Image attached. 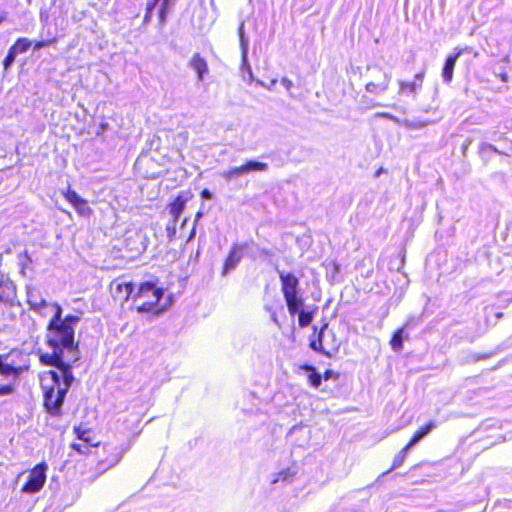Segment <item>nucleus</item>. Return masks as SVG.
I'll list each match as a JSON object with an SVG mask.
<instances>
[{
    "label": "nucleus",
    "instance_id": "f257e3e1",
    "mask_svg": "<svg viewBox=\"0 0 512 512\" xmlns=\"http://www.w3.org/2000/svg\"><path fill=\"white\" fill-rule=\"evenodd\" d=\"M39 361L45 366H54L58 369L49 370L43 379L41 388L43 396V409L51 417L59 418L63 415V404L67 392L74 381L72 361L59 358L56 354L39 352Z\"/></svg>",
    "mask_w": 512,
    "mask_h": 512
},
{
    "label": "nucleus",
    "instance_id": "f03ea898",
    "mask_svg": "<svg viewBox=\"0 0 512 512\" xmlns=\"http://www.w3.org/2000/svg\"><path fill=\"white\" fill-rule=\"evenodd\" d=\"M55 312L50 319L47 329L50 335L47 345L52 349L51 354H56L61 359L76 362L79 359L78 343L74 340V325L80 318L76 315H67L61 319L62 308L54 303Z\"/></svg>",
    "mask_w": 512,
    "mask_h": 512
},
{
    "label": "nucleus",
    "instance_id": "7ed1b4c3",
    "mask_svg": "<svg viewBox=\"0 0 512 512\" xmlns=\"http://www.w3.org/2000/svg\"><path fill=\"white\" fill-rule=\"evenodd\" d=\"M72 431L80 442H72L70 447L79 455H89L92 448H100L96 452V475L105 473L122 459L123 452L121 449L107 443L102 444L91 429L74 426Z\"/></svg>",
    "mask_w": 512,
    "mask_h": 512
},
{
    "label": "nucleus",
    "instance_id": "20e7f679",
    "mask_svg": "<svg viewBox=\"0 0 512 512\" xmlns=\"http://www.w3.org/2000/svg\"><path fill=\"white\" fill-rule=\"evenodd\" d=\"M281 292L284 297L288 312L291 316L298 315V326L305 328L309 326L317 311L316 306L310 310H304V299L299 293V279L290 272H278Z\"/></svg>",
    "mask_w": 512,
    "mask_h": 512
},
{
    "label": "nucleus",
    "instance_id": "39448f33",
    "mask_svg": "<svg viewBox=\"0 0 512 512\" xmlns=\"http://www.w3.org/2000/svg\"><path fill=\"white\" fill-rule=\"evenodd\" d=\"M165 290L156 281H143L137 285L133 294V304L139 313L158 316L166 306L162 304Z\"/></svg>",
    "mask_w": 512,
    "mask_h": 512
},
{
    "label": "nucleus",
    "instance_id": "423d86ee",
    "mask_svg": "<svg viewBox=\"0 0 512 512\" xmlns=\"http://www.w3.org/2000/svg\"><path fill=\"white\" fill-rule=\"evenodd\" d=\"M30 369L28 355L19 348H12L5 354H0V375L4 378H18Z\"/></svg>",
    "mask_w": 512,
    "mask_h": 512
},
{
    "label": "nucleus",
    "instance_id": "0eeeda50",
    "mask_svg": "<svg viewBox=\"0 0 512 512\" xmlns=\"http://www.w3.org/2000/svg\"><path fill=\"white\" fill-rule=\"evenodd\" d=\"M47 465L44 462L38 463L29 471V478L22 487L24 493H36L40 491L46 482Z\"/></svg>",
    "mask_w": 512,
    "mask_h": 512
},
{
    "label": "nucleus",
    "instance_id": "6e6552de",
    "mask_svg": "<svg viewBox=\"0 0 512 512\" xmlns=\"http://www.w3.org/2000/svg\"><path fill=\"white\" fill-rule=\"evenodd\" d=\"M267 169V163L256 160H249L238 167H233L231 169L225 170L222 173V177L227 181H231L244 174H248L250 172H262L266 171Z\"/></svg>",
    "mask_w": 512,
    "mask_h": 512
},
{
    "label": "nucleus",
    "instance_id": "1a4fd4ad",
    "mask_svg": "<svg viewBox=\"0 0 512 512\" xmlns=\"http://www.w3.org/2000/svg\"><path fill=\"white\" fill-rule=\"evenodd\" d=\"M62 196L65 200L72 205L77 214L81 217H90L92 209L86 199L82 198L75 190L68 187L65 191H62Z\"/></svg>",
    "mask_w": 512,
    "mask_h": 512
},
{
    "label": "nucleus",
    "instance_id": "9d476101",
    "mask_svg": "<svg viewBox=\"0 0 512 512\" xmlns=\"http://www.w3.org/2000/svg\"><path fill=\"white\" fill-rule=\"evenodd\" d=\"M194 197V194L190 190L181 191L178 195L167 204V210L171 216L173 225H175L181 213L184 211L187 203Z\"/></svg>",
    "mask_w": 512,
    "mask_h": 512
},
{
    "label": "nucleus",
    "instance_id": "9b49d317",
    "mask_svg": "<svg viewBox=\"0 0 512 512\" xmlns=\"http://www.w3.org/2000/svg\"><path fill=\"white\" fill-rule=\"evenodd\" d=\"M247 248L248 243H235L232 245L222 266L221 274L223 276H226L230 271L235 269L244 257Z\"/></svg>",
    "mask_w": 512,
    "mask_h": 512
},
{
    "label": "nucleus",
    "instance_id": "f8f14e48",
    "mask_svg": "<svg viewBox=\"0 0 512 512\" xmlns=\"http://www.w3.org/2000/svg\"><path fill=\"white\" fill-rule=\"evenodd\" d=\"M472 49L465 47L458 49L453 55H449L444 63L443 69H442V78L444 82L450 83L453 79V72L454 67L456 64V61L459 57H461L464 53L470 52Z\"/></svg>",
    "mask_w": 512,
    "mask_h": 512
},
{
    "label": "nucleus",
    "instance_id": "ddd939ff",
    "mask_svg": "<svg viewBox=\"0 0 512 512\" xmlns=\"http://www.w3.org/2000/svg\"><path fill=\"white\" fill-rule=\"evenodd\" d=\"M328 327V324L325 323L319 331H317V328L313 327V334L309 341V348L315 352H318L328 358L332 357L331 352L325 349L324 343H323V335L324 330Z\"/></svg>",
    "mask_w": 512,
    "mask_h": 512
},
{
    "label": "nucleus",
    "instance_id": "4468645a",
    "mask_svg": "<svg viewBox=\"0 0 512 512\" xmlns=\"http://www.w3.org/2000/svg\"><path fill=\"white\" fill-rule=\"evenodd\" d=\"M188 65L196 73L198 81H202L209 73L208 62L200 53H194L190 58Z\"/></svg>",
    "mask_w": 512,
    "mask_h": 512
},
{
    "label": "nucleus",
    "instance_id": "2eb2a0df",
    "mask_svg": "<svg viewBox=\"0 0 512 512\" xmlns=\"http://www.w3.org/2000/svg\"><path fill=\"white\" fill-rule=\"evenodd\" d=\"M424 77L425 70H422L415 75L413 81H399V92L405 95L416 94L417 90L420 89L423 85Z\"/></svg>",
    "mask_w": 512,
    "mask_h": 512
},
{
    "label": "nucleus",
    "instance_id": "dca6fc26",
    "mask_svg": "<svg viewBox=\"0 0 512 512\" xmlns=\"http://www.w3.org/2000/svg\"><path fill=\"white\" fill-rule=\"evenodd\" d=\"M115 283V294L121 299L123 302H127L129 300H133V294L135 291L134 285L132 282H116Z\"/></svg>",
    "mask_w": 512,
    "mask_h": 512
},
{
    "label": "nucleus",
    "instance_id": "f3484780",
    "mask_svg": "<svg viewBox=\"0 0 512 512\" xmlns=\"http://www.w3.org/2000/svg\"><path fill=\"white\" fill-rule=\"evenodd\" d=\"M436 428V423L432 420L428 421L424 425L420 426L412 435L409 442L407 443L408 447H413L419 441H421L424 437H426L429 433H431Z\"/></svg>",
    "mask_w": 512,
    "mask_h": 512
},
{
    "label": "nucleus",
    "instance_id": "a211bd4d",
    "mask_svg": "<svg viewBox=\"0 0 512 512\" xmlns=\"http://www.w3.org/2000/svg\"><path fill=\"white\" fill-rule=\"evenodd\" d=\"M298 369L306 372L308 384L312 388L318 389L321 386L322 376L318 373L314 366L310 364H302L298 367Z\"/></svg>",
    "mask_w": 512,
    "mask_h": 512
},
{
    "label": "nucleus",
    "instance_id": "6ab92c4d",
    "mask_svg": "<svg viewBox=\"0 0 512 512\" xmlns=\"http://www.w3.org/2000/svg\"><path fill=\"white\" fill-rule=\"evenodd\" d=\"M27 303L31 310H33L34 312H36L40 315H46L47 309L49 307H53V305H54V304L48 303L45 299L36 298V296L33 294L28 295Z\"/></svg>",
    "mask_w": 512,
    "mask_h": 512
},
{
    "label": "nucleus",
    "instance_id": "aec40b11",
    "mask_svg": "<svg viewBox=\"0 0 512 512\" xmlns=\"http://www.w3.org/2000/svg\"><path fill=\"white\" fill-rule=\"evenodd\" d=\"M389 79L386 74L381 73L377 81H370L366 84L367 91L371 93H380L388 87Z\"/></svg>",
    "mask_w": 512,
    "mask_h": 512
},
{
    "label": "nucleus",
    "instance_id": "412c9836",
    "mask_svg": "<svg viewBox=\"0 0 512 512\" xmlns=\"http://www.w3.org/2000/svg\"><path fill=\"white\" fill-rule=\"evenodd\" d=\"M404 332L405 329L403 327L398 328L393 332L389 341V345L393 351L398 352L403 349Z\"/></svg>",
    "mask_w": 512,
    "mask_h": 512
},
{
    "label": "nucleus",
    "instance_id": "4be33fe9",
    "mask_svg": "<svg viewBox=\"0 0 512 512\" xmlns=\"http://www.w3.org/2000/svg\"><path fill=\"white\" fill-rule=\"evenodd\" d=\"M31 46L32 42L29 39L21 37L15 41V43L10 47V49L16 55H18L27 52Z\"/></svg>",
    "mask_w": 512,
    "mask_h": 512
},
{
    "label": "nucleus",
    "instance_id": "5701e85b",
    "mask_svg": "<svg viewBox=\"0 0 512 512\" xmlns=\"http://www.w3.org/2000/svg\"><path fill=\"white\" fill-rule=\"evenodd\" d=\"M158 6V17L160 18L161 11V0H149L146 4L145 14L143 18V23L147 24L151 21L153 10Z\"/></svg>",
    "mask_w": 512,
    "mask_h": 512
},
{
    "label": "nucleus",
    "instance_id": "b1692460",
    "mask_svg": "<svg viewBox=\"0 0 512 512\" xmlns=\"http://www.w3.org/2000/svg\"><path fill=\"white\" fill-rule=\"evenodd\" d=\"M411 447L406 444L393 458L392 465L388 472L400 467L407 458L408 451Z\"/></svg>",
    "mask_w": 512,
    "mask_h": 512
},
{
    "label": "nucleus",
    "instance_id": "393cba45",
    "mask_svg": "<svg viewBox=\"0 0 512 512\" xmlns=\"http://www.w3.org/2000/svg\"><path fill=\"white\" fill-rule=\"evenodd\" d=\"M295 475L296 471L292 468L283 469L276 474L275 478L272 480V483H277L279 481L290 482L293 480Z\"/></svg>",
    "mask_w": 512,
    "mask_h": 512
},
{
    "label": "nucleus",
    "instance_id": "a878e982",
    "mask_svg": "<svg viewBox=\"0 0 512 512\" xmlns=\"http://www.w3.org/2000/svg\"><path fill=\"white\" fill-rule=\"evenodd\" d=\"M174 0H161V11H160V24L163 25L166 22L167 15Z\"/></svg>",
    "mask_w": 512,
    "mask_h": 512
},
{
    "label": "nucleus",
    "instance_id": "bb28decb",
    "mask_svg": "<svg viewBox=\"0 0 512 512\" xmlns=\"http://www.w3.org/2000/svg\"><path fill=\"white\" fill-rule=\"evenodd\" d=\"M16 54L9 48L8 53L3 61V69L4 71H7L10 66L13 64L16 58Z\"/></svg>",
    "mask_w": 512,
    "mask_h": 512
},
{
    "label": "nucleus",
    "instance_id": "cd10ccee",
    "mask_svg": "<svg viewBox=\"0 0 512 512\" xmlns=\"http://www.w3.org/2000/svg\"><path fill=\"white\" fill-rule=\"evenodd\" d=\"M322 376V379L325 380V381H328L330 379L332 380H338L340 378V373L337 372V371H334L332 369H326L323 373Z\"/></svg>",
    "mask_w": 512,
    "mask_h": 512
},
{
    "label": "nucleus",
    "instance_id": "c85d7f7f",
    "mask_svg": "<svg viewBox=\"0 0 512 512\" xmlns=\"http://www.w3.org/2000/svg\"><path fill=\"white\" fill-rule=\"evenodd\" d=\"M55 43H56V38H51V39L36 41L33 44V46L35 49L40 50L44 47L54 45Z\"/></svg>",
    "mask_w": 512,
    "mask_h": 512
},
{
    "label": "nucleus",
    "instance_id": "c756f323",
    "mask_svg": "<svg viewBox=\"0 0 512 512\" xmlns=\"http://www.w3.org/2000/svg\"><path fill=\"white\" fill-rule=\"evenodd\" d=\"M15 392V387L12 384L0 385V396L11 395Z\"/></svg>",
    "mask_w": 512,
    "mask_h": 512
},
{
    "label": "nucleus",
    "instance_id": "7c9ffc66",
    "mask_svg": "<svg viewBox=\"0 0 512 512\" xmlns=\"http://www.w3.org/2000/svg\"><path fill=\"white\" fill-rule=\"evenodd\" d=\"M266 310L270 313V318L271 320L278 326L280 327V323L278 321V317H277V314H276V311H274L272 308L270 307H267Z\"/></svg>",
    "mask_w": 512,
    "mask_h": 512
},
{
    "label": "nucleus",
    "instance_id": "2f4dec72",
    "mask_svg": "<svg viewBox=\"0 0 512 512\" xmlns=\"http://www.w3.org/2000/svg\"><path fill=\"white\" fill-rule=\"evenodd\" d=\"M167 232H168L169 241H174L176 239L175 225L172 228L167 227Z\"/></svg>",
    "mask_w": 512,
    "mask_h": 512
},
{
    "label": "nucleus",
    "instance_id": "473e14b6",
    "mask_svg": "<svg viewBox=\"0 0 512 512\" xmlns=\"http://www.w3.org/2000/svg\"><path fill=\"white\" fill-rule=\"evenodd\" d=\"M201 196L204 199H211L212 198L211 192L208 189H206V188L201 191Z\"/></svg>",
    "mask_w": 512,
    "mask_h": 512
},
{
    "label": "nucleus",
    "instance_id": "72a5a7b5",
    "mask_svg": "<svg viewBox=\"0 0 512 512\" xmlns=\"http://www.w3.org/2000/svg\"><path fill=\"white\" fill-rule=\"evenodd\" d=\"M195 226L192 227L190 233L187 236V241H191L195 237Z\"/></svg>",
    "mask_w": 512,
    "mask_h": 512
},
{
    "label": "nucleus",
    "instance_id": "f704fd0d",
    "mask_svg": "<svg viewBox=\"0 0 512 512\" xmlns=\"http://www.w3.org/2000/svg\"><path fill=\"white\" fill-rule=\"evenodd\" d=\"M283 84L286 86L287 89H289L292 85L291 81L288 79H283Z\"/></svg>",
    "mask_w": 512,
    "mask_h": 512
},
{
    "label": "nucleus",
    "instance_id": "c9c22d12",
    "mask_svg": "<svg viewBox=\"0 0 512 512\" xmlns=\"http://www.w3.org/2000/svg\"><path fill=\"white\" fill-rule=\"evenodd\" d=\"M163 132H164V133H166V138L168 139V138H169V136H170L169 134H170V133H172V130H170V129H164V130H163Z\"/></svg>",
    "mask_w": 512,
    "mask_h": 512
},
{
    "label": "nucleus",
    "instance_id": "e433bc0d",
    "mask_svg": "<svg viewBox=\"0 0 512 512\" xmlns=\"http://www.w3.org/2000/svg\"><path fill=\"white\" fill-rule=\"evenodd\" d=\"M157 176H158V174H151V175H146V178L155 179Z\"/></svg>",
    "mask_w": 512,
    "mask_h": 512
},
{
    "label": "nucleus",
    "instance_id": "4c0bfd02",
    "mask_svg": "<svg viewBox=\"0 0 512 512\" xmlns=\"http://www.w3.org/2000/svg\"><path fill=\"white\" fill-rule=\"evenodd\" d=\"M180 136L183 137V141L186 142L187 141V133H183V134H180Z\"/></svg>",
    "mask_w": 512,
    "mask_h": 512
},
{
    "label": "nucleus",
    "instance_id": "58836bf2",
    "mask_svg": "<svg viewBox=\"0 0 512 512\" xmlns=\"http://www.w3.org/2000/svg\"><path fill=\"white\" fill-rule=\"evenodd\" d=\"M186 221H187V219H184V220L182 221V225H185Z\"/></svg>",
    "mask_w": 512,
    "mask_h": 512
}]
</instances>
